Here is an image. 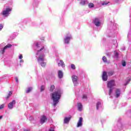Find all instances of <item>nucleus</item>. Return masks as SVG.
Wrapping results in <instances>:
<instances>
[{
    "label": "nucleus",
    "instance_id": "1",
    "mask_svg": "<svg viewBox=\"0 0 131 131\" xmlns=\"http://www.w3.org/2000/svg\"><path fill=\"white\" fill-rule=\"evenodd\" d=\"M62 96V91L58 90L51 94V98L53 101V106H57L59 103V100L61 99Z\"/></svg>",
    "mask_w": 131,
    "mask_h": 131
},
{
    "label": "nucleus",
    "instance_id": "2",
    "mask_svg": "<svg viewBox=\"0 0 131 131\" xmlns=\"http://www.w3.org/2000/svg\"><path fill=\"white\" fill-rule=\"evenodd\" d=\"M115 86V81L114 80H111L110 81H107V87L108 89H111Z\"/></svg>",
    "mask_w": 131,
    "mask_h": 131
},
{
    "label": "nucleus",
    "instance_id": "3",
    "mask_svg": "<svg viewBox=\"0 0 131 131\" xmlns=\"http://www.w3.org/2000/svg\"><path fill=\"white\" fill-rule=\"evenodd\" d=\"M11 11H12V9H11V8H6V10L3 11L2 12V15H3V16H8V15H9V14H10V13H9V12H11Z\"/></svg>",
    "mask_w": 131,
    "mask_h": 131
},
{
    "label": "nucleus",
    "instance_id": "4",
    "mask_svg": "<svg viewBox=\"0 0 131 131\" xmlns=\"http://www.w3.org/2000/svg\"><path fill=\"white\" fill-rule=\"evenodd\" d=\"M93 23L95 24V26H97V27H99V26H101V23L98 18H95L94 19Z\"/></svg>",
    "mask_w": 131,
    "mask_h": 131
},
{
    "label": "nucleus",
    "instance_id": "5",
    "mask_svg": "<svg viewBox=\"0 0 131 131\" xmlns=\"http://www.w3.org/2000/svg\"><path fill=\"white\" fill-rule=\"evenodd\" d=\"M10 48H12V45L8 44L6 46H5V47L3 48L2 50H1V53L4 54L5 52H6V50H7V49H10Z\"/></svg>",
    "mask_w": 131,
    "mask_h": 131
},
{
    "label": "nucleus",
    "instance_id": "6",
    "mask_svg": "<svg viewBox=\"0 0 131 131\" xmlns=\"http://www.w3.org/2000/svg\"><path fill=\"white\" fill-rule=\"evenodd\" d=\"M72 38L71 35H67V36L64 38V42L65 43H69V41H70V39Z\"/></svg>",
    "mask_w": 131,
    "mask_h": 131
},
{
    "label": "nucleus",
    "instance_id": "7",
    "mask_svg": "<svg viewBox=\"0 0 131 131\" xmlns=\"http://www.w3.org/2000/svg\"><path fill=\"white\" fill-rule=\"evenodd\" d=\"M37 61L39 62V63H40V62H43V61H45V55H40L37 59Z\"/></svg>",
    "mask_w": 131,
    "mask_h": 131
},
{
    "label": "nucleus",
    "instance_id": "8",
    "mask_svg": "<svg viewBox=\"0 0 131 131\" xmlns=\"http://www.w3.org/2000/svg\"><path fill=\"white\" fill-rule=\"evenodd\" d=\"M102 77L104 81H107V80L108 79V76L107 75V72L105 71L103 72Z\"/></svg>",
    "mask_w": 131,
    "mask_h": 131
},
{
    "label": "nucleus",
    "instance_id": "9",
    "mask_svg": "<svg viewBox=\"0 0 131 131\" xmlns=\"http://www.w3.org/2000/svg\"><path fill=\"white\" fill-rule=\"evenodd\" d=\"M82 120H83L82 117H80L77 123V127L82 126Z\"/></svg>",
    "mask_w": 131,
    "mask_h": 131
},
{
    "label": "nucleus",
    "instance_id": "10",
    "mask_svg": "<svg viewBox=\"0 0 131 131\" xmlns=\"http://www.w3.org/2000/svg\"><path fill=\"white\" fill-rule=\"evenodd\" d=\"M16 104V101L15 100H12V102L8 104V108L9 109H13V105H15Z\"/></svg>",
    "mask_w": 131,
    "mask_h": 131
},
{
    "label": "nucleus",
    "instance_id": "11",
    "mask_svg": "<svg viewBox=\"0 0 131 131\" xmlns=\"http://www.w3.org/2000/svg\"><path fill=\"white\" fill-rule=\"evenodd\" d=\"M47 120H48L47 117L43 115L41 116V118L40 119V123H41V124H43V123H45V122H46V121H47Z\"/></svg>",
    "mask_w": 131,
    "mask_h": 131
},
{
    "label": "nucleus",
    "instance_id": "12",
    "mask_svg": "<svg viewBox=\"0 0 131 131\" xmlns=\"http://www.w3.org/2000/svg\"><path fill=\"white\" fill-rule=\"evenodd\" d=\"M72 79L74 83H77V82L78 81V77L77 76L75 75L72 76Z\"/></svg>",
    "mask_w": 131,
    "mask_h": 131
},
{
    "label": "nucleus",
    "instance_id": "13",
    "mask_svg": "<svg viewBox=\"0 0 131 131\" xmlns=\"http://www.w3.org/2000/svg\"><path fill=\"white\" fill-rule=\"evenodd\" d=\"M72 118L71 116H70L69 117H66L64 119V123H69V121H70V119Z\"/></svg>",
    "mask_w": 131,
    "mask_h": 131
},
{
    "label": "nucleus",
    "instance_id": "14",
    "mask_svg": "<svg viewBox=\"0 0 131 131\" xmlns=\"http://www.w3.org/2000/svg\"><path fill=\"white\" fill-rule=\"evenodd\" d=\"M58 66L60 67V66H62V67H65V63H64V61L63 60H60L59 61V62L58 63Z\"/></svg>",
    "mask_w": 131,
    "mask_h": 131
},
{
    "label": "nucleus",
    "instance_id": "15",
    "mask_svg": "<svg viewBox=\"0 0 131 131\" xmlns=\"http://www.w3.org/2000/svg\"><path fill=\"white\" fill-rule=\"evenodd\" d=\"M120 96V90L117 89L116 91V98H118Z\"/></svg>",
    "mask_w": 131,
    "mask_h": 131
},
{
    "label": "nucleus",
    "instance_id": "16",
    "mask_svg": "<svg viewBox=\"0 0 131 131\" xmlns=\"http://www.w3.org/2000/svg\"><path fill=\"white\" fill-rule=\"evenodd\" d=\"M58 74L59 78H62L63 77V72L62 71H58Z\"/></svg>",
    "mask_w": 131,
    "mask_h": 131
},
{
    "label": "nucleus",
    "instance_id": "17",
    "mask_svg": "<svg viewBox=\"0 0 131 131\" xmlns=\"http://www.w3.org/2000/svg\"><path fill=\"white\" fill-rule=\"evenodd\" d=\"M78 108L79 111H81V110H82V104H81L80 103H78Z\"/></svg>",
    "mask_w": 131,
    "mask_h": 131
},
{
    "label": "nucleus",
    "instance_id": "18",
    "mask_svg": "<svg viewBox=\"0 0 131 131\" xmlns=\"http://www.w3.org/2000/svg\"><path fill=\"white\" fill-rule=\"evenodd\" d=\"M31 91H32V87H30V88H28L27 90H26L25 92L27 94H29V93H30V92H31Z\"/></svg>",
    "mask_w": 131,
    "mask_h": 131
},
{
    "label": "nucleus",
    "instance_id": "19",
    "mask_svg": "<svg viewBox=\"0 0 131 131\" xmlns=\"http://www.w3.org/2000/svg\"><path fill=\"white\" fill-rule=\"evenodd\" d=\"M40 65L41 67H46L47 63L46 62L42 61L41 62H40Z\"/></svg>",
    "mask_w": 131,
    "mask_h": 131
},
{
    "label": "nucleus",
    "instance_id": "20",
    "mask_svg": "<svg viewBox=\"0 0 131 131\" xmlns=\"http://www.w3.org/2000/svg\"><path fill=\"white\" fill-rule=\"evenodd\" d=\"M101 102L100 101H98L96 104V109L97 110H99V106H100Z\"/></svg>",
    "mask_w": 131,
    "mask_h": 131
},
{
    "label": "nucleus",
    "instance_id": "21",
    "mask_svg": "<svg viewBox=\"0 0 131 131\" xmlns=\"http://www.w3.org/2000/svg\"><path fill=\"white\" fill-rule=\"evenodd\" d=\"M54 90H55V85H52L50 87V92H53Z\"/></svg>",
    "mask_w": 131,
    "mask_h": 131
},
{
    "label": "nucleus",
    "instance_id": "22",
    "mask_svg": "<svg viewBox=\"0 0 131 131\" xmlns=\"http://www.w3.org/2000/svg\"><path fill=\"white\" fill-rule=\"evenodd\" d=\"M12 94H13V91H10L8 95L6 97L7 100L10 98V96H12Z\"/></svg>",
    "mask_w": 131,
    "mask_h": 131
},
{
    "label": "nucleus",
    "instance_id": "23",
    "mask_svg": "<svg viewBox=\"0 0 131 131\" xmlns=\"http://www.w3.org/2000/svg\"><path fill=\"white\" fill-rule=\"evenodd\" d=\"M88 7H89V8H94V5L93 3H91L88 4Z\"/></svg>",
    "mask_w": 131,
    "mask_h": 131
},
{
    "label": "nucleus",
    "instance_id": "24",
    "mask_svg": "<svg viewBox=\"0 0 131 131\" xmlns=\"http://www.w3.org/2000/svg\"><path fill=\"white\" fill-rule=\"evenodd\" d=\"M102 60L104 63H106L107 62V58L106 57V56H103L102 57Z\"/></svg>",
    "mask_w": 131,
    "mask_h": 131
},
{
    "label": "nucleus",
    "instance_id": "25",
    "mask_svg": "<svg viewBox=\"0 0 131 131\" xmlns=\"http://www.w3.org/2000/svg\"><path fill=\"white\" fill-rule=\"evenodd\" d=\"M81 6H84L85 5V1H82L80 3Z\"/></svg>",
    "mask_w": 131,
    "mask_h": 131
},
{
    "label": "nucleus",
    "instance_id": "26",
    "mask_svg": "<svg viewBox=\"0 0 131 131\" xmlns=\"http://www.w3.org/2000/svg\"><path fill=\"white\" fill-rule=\"evenodd\" d=\"M71 68H72V69H73V70H75V69H76V67H75V65L74 64H72L71 65Z\"/></svg>",
    "mask_w": 131,
    "mask_h": 131
},
{
    "label": "nucleus",
    "instance_id": "27",
    "mask_svg": "<svg viewBox=\"0 0 131 131\" xmlns=\"http://www.w3.org/2000/svg\"><path fill=\"white\" fill-rule=\"evenodd\" d=\"M122 65L123 67H125V66H126V62H125V61L123 60L122 62Z\"/></svg>",
    "mask_w": 131,
    "mask_h": 131
},
{
    "label": "nucleus",
    "instance_id": "28",
    "mask_svg": "<svg viewBox=\"0 0 131 131\" xmlns=\"http://www.w3.org/2000/svg\"><path fill=\"white\" fill-rule=\"evenodd\" d=\"M112 91H113L112 88H110V90H109V92H108L109 96H111V94H112Z\"/></svg>",
    "mask_w": 131,
    "mask_h": 131
},
{
    "label": "nucleus",
    "instance_id": "29",
    "mask_svg": "<svg viewBox=\"0 0 131 131\" xmlns=\"http://www.w3.org/2000/svg\"><path fill=\"white\" fill-rule=\"evenodd\" d=\"M43 49H45V47H43L40 50H38L36 55H38V53H39V52H41V50H43Z\"/></svg>",
    "mask_w": 131,
    "mask_h": 131
},
{
    "label": "nucleus",
    "instance_id": "30",
    "mask_svg": "<svg viewBox=\"0 0 131 131\" xmlns=\"http://www.w3.org/2000/svg\"><path fill=\"white\" fill-rule=\"evenodd\" d=\"M113 74H114L113 72H110L108 73V76H112V75H113Z\"/></svg>",
    "mask_w": 131,
    "mask_h": 131
},
{
    "label": "nucleus",
    "instance_id": "31",
    "mask_svg": "<svg viewBox=\"0 0 131 131\" xmlns=\"http://www.w3.org/2000/svg\"><path fill=\"white\" fill-rule=\"evenodd\" d=\"M45 91V86L41 85V92H43Z\"/></svg>",
    "mask_w": 131,
    "mask_h": 131
},
{
    "label": "nucleus",
    "instance_id": "32",
    "mask_svg": "<svg viewBox=\"0 0 131 131\" xmlns=\"http://www.w3.org/2000/svg\"><path fill=\"white\" fill-rule=\"evenodd\" d=\"M5 107V104H2L0 105V110H2V109H4Z\"/></svg>",
    "mask_w": 131,
    "mask_h": 131
},
{
    "label": "nucleus",
    "instance_id": "33",
    "mask_svg": "<svg viewBox=\"0 0 131 131\" xmlns=\"http://www.w3.org/2000/svg\"><path fill=\"white\" fill-rule=\"evenodd\" d=\"M87 96L86 95H83L82 96V99H87Z\"/></svg>",
    "mask_w": 131,
    "mask_h": 131
},
{
    "label": "nucleus",
    "instance_id": "34",
    "mask_svg": "<svg viewBox=\"0 0 131 131\" xmlns=\"http://www.w3.org/2000/svg\"><path fill=\"white\" fill-rule=\"evenodd\" d=\"M108 3L107 2H103L102 5V6H105V5H108Z\"/></svg>",
    "mask_w": 131,
    "mask_h": 131
},
{
    "label": "nucleus",
    "instance_id": "35",
    "mask_svg": "<svg viewBox=\"0 0 131 131\" xmlns=\"http://www.w3.org/2000/svg\"><path fill=\"white\" fill-rule=\"evenodd\" d=\"M4 28V26L3 25L1 24L0 25V31L2 30V29Z\"/></svg>",
    "mask_w": 131,
    "mask_h": 131
},
{
    "label": "nucleus",
    "instance_id": "36",
    "mask_svg": "<svg viewBox=\"0 0 131 131\" xmlns=\"http://www.w3.org/2000/svg\"><path fill=\"white\" fill-rule=\"evenodd\" d=\"M23 56L22 55V54H20L19 55V59H23Z\"/></svg>",
    "mask_w": 131,
    "mask_h": 131
},
{
    "label": "nucleus",
    "instance_id": "37",
    "mask_svg": "<svg viewBox=\"0 0 131 131\" xmlns=\"http://www.w3.org/2000/svg\"><path fill=\"white\" fill-rule=\"evenodd\" d=\"M118 53H117V52H116L115 53V56H116V57H118Z\"/></svg>",
    "mask_w": 131,
    "mask_h": 131
},
{
    "label": "nucleus",
    "instance_id": "38",
    "mask_svg": "<svg viewBox=\"0 0 131 131\" xmlns=\"http://www.w3.org/2000/svg\"><path fill=\"white\" fill-rule=\"evenodd\" d=\"M15 79L16 82H18V78H17V77H16L15 78Z\"/></svg>",
    "mask_w": 131,
    "mask_h": 131
},
{
    "label": "nucleus",
    "instance_id": "39",
    "mask_svg": "<svg viewBox=\"0 0 131 131\" xmlns=\"http://www.w3.org/2000/svg\"><path fill=\"white\" fill-rule=\"evenodd\" d=\"M36 46L37 47V48H39V44L38 43H37Z\"/></svg>",
    "mask_w": 131,
    "mask_h": 131
},
{
    "label": "nucleus",
    "instance_id": "40",
    "mask_svg": "<svg viewBox=\"0 0 131 131\" xmlns=\"http://www.w3.org/2000/svg\"><path fill=\"white\" fill-rule=\"evenodd\" d=\"M130 81V79H129L128 82Z\"/></svg>",
    "mask_w": 131,
    "mask_h": 131
},
{
    "label": "nucleus",
    "instance_id": "41",
    "mask_svg": "<svg viewBox=\"0 0 131 131\" xmlns=\"http://www.w3.org/2000/svg\"><path fill=\"white\" fill-rule=\"evenodd\" d=\"M49 131H54V130H53V129H51V130H49Z\"/></svg>",
    "mask_w": 131,
    "mask_h": 131
}]
</instances>
